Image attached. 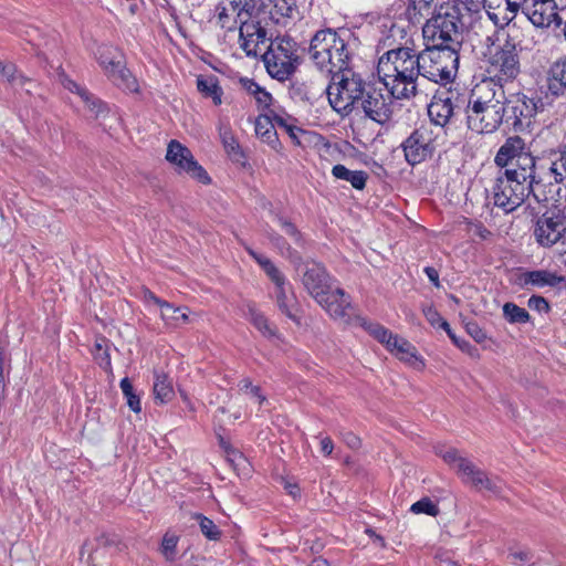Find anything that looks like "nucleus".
I'll list each match as a JSON object with an SVG mask.
<instances>
[{
    "label": "nucleus",
    "mask_w": 566,
    "mask_h": 566,
    "mask_svg": "<svg viewBox=\"0 0 566 566\" xmlns=\"http://www.w3.org/2000/svg\"><path fill=\"white\" fill-rule=\"evenodd\" d=\"M377 73L391 97L401 99L416 95L419 65L413 50L399 48L388 51L379 59Z\"/></svg>",
    "instance_id": "1"
},
{
    "label": "nucleus",
    "mask_w": 566,
    "mask_h": 566,
    "mask_svg": "<svg viewBox=\"0 0 566 566\" xmlns=\"http://www.w3.org/2000/svg\"><path fill=\"white\" fill-rule=\"evenodd\" d=\"M467 113L468 128L478 134L495 132L505 116V95L501 86L491 81L475 85Z\"/></svg>",
    "instance_id": "2"
},
{
    "label": "nucleus",
    "mask_w": 566,
    "mask_h": 566,
    "mask_svg": "<svg viewBox=\"0 0 566 566\" xmlns=\"http://www.w3.org/2000/svg\"><path fill=\"white\" fill-rule=\"evenodd\" d=\"M308 54L316 67L331 77L347 70L352 57L345 39L332 29L314 34Z\"/></svg>",
    "instance_id": "3"
},
{
    "label": "nucleus",
    "mask_w": 566,
    "mask_h": 566,
    "mask_svg": "<svg viewBox=\"0 0 566 566\" xmlns=\"http://www.w3.org/2000/svg\"><path fill=\"white\" fill-rule=\"evenodd\" d=\"M461 9L457 3H444L434 10L422 28L428 46L459 51L462 43Z\"/></svg>",
    "instance_id": "4"
},
{
    "label": "nucleus",
    "mask_w": 566,
    "mask_h": 566,
    "mask_svg": "<svg viewBox=\"0 0 566 566\" xmlns=\"http://www.w3.org/2000/svg\"><path fill=\"white\" fill-rule=\"evenodd\" d=\"M270 241L280 250L281 254L289 258L295 265L297 274L301 276L302 284L307 293L317 302L323 303L326 294L333 289L332 279L325 268L314 261L301 262L298 253L291 249L285 240L276 234H268Z\"/></svg>",
    "instance_id": "5"
},
{
    "label": "nucleus",
    "mask_w": 566,
    "mask_h": 566,
    "mask_svg": "<svg viewBox=\"0 0 566 566\" xmlns=\"http://www.w3.org/2000/svg\"><path fill=\"white\" fill-rule=\"evenodd\" d=\"M368 84L350 67L332 76L326 88L328 102L334 111L346 116L356 109Z\"/></svg>",
    "instance_id": "6"
},
{
    "label": "nucleus",
    "mask_w": 566,
    "mask_h": 566,
    "mask_svg": "<svg viewBox=\"0 0 566 566\" xmlns=\"http://www.w3.org/2000/svg\"><path fill=\"white\" fill-rule=\"evenodd\" d=\"M419 76L434 83H448L457 73L459 54L454 50L428 46L417 54Z\"/></svg>",
    "instance_id": "7"
},
{
    "label": "nucleus",
    "mask_w": 566,
    "mask_h": 566,
    "mask_svg": "<svg viewBox=\"0 0 566 566\" xmlns=\"http://www.w3.org/2000/svg\"><path fill=\"white\" fill-rule=\"evenodd\" d=\"M262 56L268 73L279 81L287 80L298 65L297 44L291 38H276Z\"/></svg>",
    "instance_id": "8"
},
{
    "label": "nucleus",
    "mask_w": 566,
    "mask_h": 566,
    "mask_svg": "<svg viewBox=\"0 0 566 566\" xmlns=\"http://www.w3.org/2000/svg\"><path fill=\"white\" fill-rule=\"evenodd\" d=\"M531 193L539 201L533 188L527 187L526 184L517 179L511 178V176L505 172L497 176L492 188L494 206L502 209L505 213L512 212L518 208Z\"/></svg>",
    "instance_id": "9"
},
{
    "label": "nucleus",
    "mask_w": 566,
    "mask_h": 566,
    "mask_svg": "<svg viewBox=\"0 0 566 566\" xmlns=\"http://www.w3.org/2000/svg\"><path fill=\"white\" fill-rule=\"evenodd\" d=\"M97 59L106 76L117 87L132 93L138 92V82L127 70L123 54L116 48L101 46L97 51Z\"/></svg>",
    "instance_id": "10"
},
{
    "label": "nucleus",
    "mask_w": 566,
    "mask_h": 566,
    "mask_svg": "<svg viewBox=\"0 0 566 566\" xmlns=\"http://www.w3.org/2000/svg\"><path fill=\"white\" fill-rule=\"evenodd\" d=\"M465 106V99L459 92L451 90L440 91L429 104L428 115L434 125L444 127Z\"/></svg>",
    "instance_id": "11"
},
{
    "label": "nucleus",
    "mask_w": 566,
    "mask_h": 566,
    "mask_svg": "<svg viewBox=\"0 0 566 566\" xmlns=\"http://www.w3.org/2000/svg\"><path fill=\"white\" fill-rule=\"evenodd\" d=\"M566 234V216L557 209L547 210L538 217L534 237L538 244L548 248L562 241Z\"/></svg>",
    "instance_id": "12"
},
{
    "label": "nucleus",
    "mask_w": 566,
    "mask_h": 566,
    "mask_svg": "<svg viewBox=\"0 0 566 566\" xmlns=\"http://www.w3.org/2000/svg\"><path fill=\"white\" fill-rule=\"evenodd\" d=\"M406 160L415 166L431 157L437 148L433 132L420 126L402 144Z\"/></svg>",
    "instance_id": "13"
},
{
    "label": "nucleus",
    "mask_w": 566,
    "mask_h": 566,
    "mask_svg": "<svg viewBox=\"0 0 566 566\" xmlns=\"http://www.w3.org/2000/svg\"><path fill=\"white\" fill-rule=\"evenodd\" d=\"M166 159L174 165L179 174L185 172L202 184H209L207 171L193 158L189 148L178 140H170L167 146Z\"/></svg>",
    "instance_id": "14"
},
{
    "label": "nucleus",
    "mask_w": 566,
    "mask_h": 566,
    "mask_svg": "<svg viewBox=\"0 0 566 566\" xmlns=\"http://www.w3.org/2000/svg\"><path fill=\"white\" fill-rule=\"evenodd\" d=\"M488 72L499 81L515 78L520 73V59L515 44L506 41L496 49L490 56Z\"/></svg>",
    "instance_id": "15"
},
{
    "label": "nucleus",
    "mask_w": 566,
    "mask_h": 566,
    "mask_svg": "<svg viewBox=\"0 0 566 566\" xmlns=\"http://www.w3.org/2000/svg\"><path fill=\"white\" fill-rule=\"evenodd\" d=\"M522 13L537 28L559 27L563 23L555 0H522Z\"/></svg>",
    "instance_id": "16"
},
{
    "label": "nucleus",
    "mask_w": 566,
    "mask_h": 566,
    "mask_svg": "<svg viewBox=\"0 0 566 566\" xmlns=\"http://www.w3.org/2000/svg\"><path fill=\"white\" fill-rule=\"evenodd\" d=\"M355 111L363 112L368 118L385 124L391 116V98L380 90L367 86Z\"/></svg>",
    "instance_id": "17"
},
{
    "label": "nucleus",
    "mask_w": 566,
    "mask_h": 566,
    "mask_svg": "<svg viewBox=\"0 0 566 566\" xmlns=\"http://www.w3.org/2000/svg\"><path fill=\"white\" fill-rule=\"evenodd\" d=\"M252 0H228L218 6V21L223 29L232 30L251 19Z\"/></svg>",
    "instance_id": "18"
},
{
    "label": "nucleus",
    "mask_w": 566,
    "mask_h": 566,
    "mask_svg": "<svg viewBox=\"0 0 566 566\" xmlns=\"http://www.w3.org/2000/svg\"><path fill=\"white\" fill-rule=\"evenodd\" d=\"M458 475L463 483L478 491H489L492 493H500L502 491L500 479L489 476L485 471L478 468L469 459L462 464V469Z\"/></svg>",
    "instance_id": "19"
},
{
    "label": "nucleus",
    "mask_w": 566,
    "mask_h": 566,
    "mask_svg": "<svg viewBox=\"0 0 566 566\" xmlns=\"http://www.w3.org/2000/svg\"><path fill=\"white\" fill-rule=\"evenodd\" d=\"M240 48L248 56H258L266 42V31L260 25V22L249 20L239 27Z\"/></svg>",
    "instance_id": "20"
},
{
    "label": "nucleus",
    "mask_w": 566,
    "mask_h": 566,
    "mask_svg": "<svg viewBox=\"0 0 566 566\" xmlns=\"http://www.w3.org/2000/svg\"><path fill=\"white\" fill-rule=\"evenodd\" d=\"M333 318L343 323H350L354 316V310L348 297L342 289H332L326 294V300L318 303Z\"/></svg>",
    "instance_id": "21"
},
{
    "label": "nucleus",
    "mask_w": 566,
    "mask_h": 566,
    "mask_svg": "<svg viewBox=\"0 0 566 566\" xmlns=\"http://www.w3.org/2000/svg\"><path fill=\"white\" fill-rule=\"evenodd\" d=\"M485 10L488 17L496 27L504 28L522 10V2L516 0H488Z\"/></svg>",
    "instance_id": "22"
},
{
    "label": "nucleus",
    "mask_w": 566,
    "mask_h": 566,
    "mask_svg": "<svg viewBox=\"0 0 566 566\" xmlns=\"http://www.w3.org/2000/svg\"><path fill=\"white\" fill-rule=\"evenodd\" d=\"M535 157H533L530 153L522 154L517 156L512 161H509L507 165H502V168H505L504 172L511 176V178L517 179L518 181L526 184L527 187L533 188L535 182Z\"/></svg>",
    "instance_id": "23"
},
{
    "label": "nucleus",
    "mask_w": 566,
    "mask_h": 566,
    "mask_svg": "<svg viewBox=\"0 0 566 566\" xmlns=\"http://www.w3.org/2000/svg\"><path fill=\"white\" fill-rule=\"evenodd\" d=\"M505 115L513 116L515 122H522L537 113V103L524 94H516L505 99Z\"/></svg>",
    "instance_id": "24"
},
{
    "label": "nucleus",
    "mask_w": 566,
    "mask_h": 566,
    "mask_svg": "<svg viewBox=\"0 0 566 566\" xmlns=\"http://www.w3.org/2000/svg\"><path fill=\"white\" fill-rule=\"evenodd\" d=\"M547 87L554 96H566V56L558 59L551 65Z\"/></svg>",
    "instance_id": "25"
},
{
    "label": "nucleus",
    "mask_w": 566,
    "mask_h": 566,
    "mask_svg": "<svg viewBox=\"0 0 566 566\" xmlns=\"http://www.w3.org/2000/svg\"><path fill=\"white\" fill-rule=\"evenodd\" d=\"M387 349L400 360L408 363L416 368L423 366V363L417 356L416 347L398 335H395Z\"/></svg>",
    "instance_id": "26"
},
{
    "label": "nucleus",
    "mask_w": 566,
    "mask_h": 566,
    "mask_svg": "<svg viewBox=\"0 0 566 566\" xmlns=\"http://www.w3.org/2000/svg\"><path fill=\"white\" fill-rule=\"evenodd\" d=\"M523 149L524 142L521 137H510L499 149L494 161L499 167H501L502 165H507L509 161L514 160L515 158H517V156L526 154V151H524Z\"/></svg>",
    "instance_id": "27"
},
{
    "label": "nucleus",
    "mask_w": 566,
    "mask_h": 566,
    "mask_svg": "<svg viewBox=\"0 0 566 566\" xmlns=\"http://www.w3.org/2000/svg\"><path fill=\"white\" fill-rule=\"evenodd\" d=\"M62 84L69 91L78 94L80 97L85 103V105H87L88 107H91V105L98 107V111L95 114L96 119L104 118L108 114V107H107V105L105 103H103L99 98L94 97L84 87H81L74 81L65 77L62 81Z\"/></svg>",
    "instance_id": "28"
},
{
    "label": "nucleus",
    "mask_w": 566,
    "mask_h": 566,
    "mask_svg": "<svg viewBox=\"0 0 566 566\" xmlns=\"http://www.w3.org/2000/svg\"><path fill=\"white\" fill-rule=\"evenodd\" d=\"M286 283L275 286V301L279 310L292 321H297V302L292 292H287Z\"/></svg>",
    "instance_id": "29"
},
{
    "label": "nucleus",
    "mask_w": 566,
    "mask_h": 566,
    "mask_svg": "<svg viewBox=\"0 0 566 566\" xmlns=\"http://www.w3.org/2000/svg\"><path fill=\"white\" fill-rule=\"evenodd\" d=\"M160 317L167 326L179 327L190 322L188 307H176L166 302L161 304Z\"/></svg>",
    "instance_id": "30"
},
{
    "label": "nucleus",
    "mask_w": 566,
    "mask_h": 566,
    "mask_svg": "<svg viewBox=\"0 0 566 566\" xmlns=\"http://www.w3.org/2000/svg\"><path fill=\"white\" fill-rule=\"evenodd\" d=\"M154 377L153 391L156 402H169L175 396L172 381L163 371H155Z\"/></svg>",
    "instance_id": "31"
},
{
    "label": "nucleus",
    "mask_w": 566,
    "mask_h": 566,
    "mask_svg": "<svg viewBox=\"0 0 566 566\" xmlns=\"http://www.w3.org/2000/svg\"><path fill=\"white\" fill-rule=\"evenodd\" d=\"M197 88L203 97L211 98L214 105L222 103L223 91L214 76H198Z\"/></svg>",
    "instance_id": "32"
},
{
    "label": "nucleus",
    "mask_w": 566,
    "mask_h": 566,
    "mask_svg": "<svg viewBox=\"0 0 566 566\" xmlns=\"http://www.w3.org/2000/svg\"><path fill=\"white\" fill-rule=\"evenodd\" d=\"M332 174L337 179L348 181L355 189L361 190L366 186L367 174L363 170H349L344 165H335Z\"/></svg>",
    "instance_id": "33"
},
{
    "label": "nucleus",
    "mask_w": 566,
    "mask_h": 566,
    "mask_svg": "<svg viewBox=\"0 0 566 566\" xmlns=\"http://www.w3.org/2000/svg\"><path fill=\"white\" fill-rule=\"evenodd\" d=\"M562 281V276L546 270L530 271L524 274L525 284H532L537 287L555 286Z\"/></svg>",
    "instance_id": "34"
},
{
    "label": "nucleus",
    "mask_w": 566,
    "mask_h": 566,
    "mask_svg": "<svg viewBox=\"0 0 566 566\" xmlns=\"http://www.w3.org/2000/svg\"><path fill=\"white\" fill-rule=\"evenodd\" d=\"M549 177L556 184L566 185V145L562 146L557 151L553 153L549 167Z\"/></svg>",
    "instance_id": "35"
},
{
    "label": "nucleus",
    "mask_w": 566,
    "mask_h": 566,
    "mask_svg": "<svg viewBox=\"0 0 566 566\" xmlns=\"http://www.w3.org/2000/svg\"><path fill=\"white\" fill-rule=\"evenodd\" d=\"M248 315L251 323L262 333L263 336L272 338L276 336L275 328L269 323L268 318L260 313L253 304L247 305Z\"/></svg>",
    "instance_id": "36"
},
{
    "label": "nucleus",
    "mask_w": 566,
    "mask_h": 566,
    "mask_svg": "<svg viewBox=\"0 0 566 566\" xmlns=\"http://www.w3.org/2000/svg\"><path fill=\"white\" fill-rule=\"evenodd\" d=\"M255 134L268 144L277 142L274 123L268 115H261L255 120Z\"/></svg>",
    "instance_id": "37"
},
{
    "label": "nucleus",
    "mask_w": 566,
    "mask_h": 566,
    "mask_svg": "<svg viewBox=\"0 0 566 566\" xmlns=\"http://www.w3.org/2000/svg\"><path fill=\"white\" fill-rule=\"evenodd\" d=\"M503 316L511 324H525L530 321L528 312L512 302L503 305Z\"/></svg>",
    "instance_id": "38"
},
{
    "label": "nucleus",
    "mask_w": 566,
    "mask_h": 566,
    "mask_svg": "<svg viewBox=\"0 0 566 566\" xmlns=\"http://www.w3.org/2000/svg\"><path fill=\"white\" fill-rule=\"evenodd\" d=\"M120 389L123 391L124 397L126 398V403L129 409L134 412H140L142 405L139 396L136 395L134 387L128 378H124L120 381Z\"/></svg>",
    "instance_id": "39"
},
{
    "label": "nucleus",
    "mask_w": 566,
    "mask_h": 566,
    "mask_svg": "<svg viewBox=\"0 0 566 566\" xmlns=\"http://www.w3.org/2000/svg\"><path fill=\"white\" fill-rule=\"evenodd\" d=\"M196 521H198L201 533L210 541H218L221 537V532L218 526L210 518L196 514L193 516Z\"/></svg>",
    "instance_id": "40"
},
{
    "label": "nucleus",
    "mask_w": 566,
    "mask_h": 566,
    "mask_svg": "<svg viewBox=\"0 0 566 566\" xmlns=\"http://www.w3.org/2000/svg\"><path fill=\"white\" fill-rule=\"evenodd\" d=\"M437 454L440 455L443 461L448 463L452 469H454L457 473H459L462 469V464L468 461L467 458H463L459 454L458 450L452 448L447 450H439L437 451Z\"/></svg>",
    "instance_id": "41"
},
{
    "label": "nucleus",
    "mask_w": 566,
    "mask_h": 566,
    "mask_svg": "<svg viewBox=\"0 0 566 566\" xmlns=\"http://www.w3.org/2000/svg\"><path fill=\"white\" fill-rule=\"evenodd\" d=\"M275 220L284 233L292 239L296 247L304 245L303 237L293 223L280 216H275Z\"/></svg>",
    "instance_id": "42"
},
{
    "label": "nucleus",
    "mask_w": 566,
    "mask_h": 566,
    "mask_svg": "<svg viewBox=\"0 0 566 566\" xmlns=\"http://www.w3.org/2000/svg\"><path fill=\"white\" fill-rule=\"evenodd\" d=\"M0 78L6 80L9 83H13L19 80L21 86L27 82L22 75L18 74V70L13 63L3 61H0Z\"/></svg>",
    "instance_id": "43"
},
{
    "label": "nucleus",
    "mask_w": 566,
    "mask_h": 566,
    "mask_svg": "<svg viewBox=\"0 0 566 566\" xmlns=\"http://www.w3.org/2000/svg\"><path fill=\"white\" fill-rule=\"evenodd\" d=\"M366 329L369 332L371 336H374L379 343L384 344L386 348L389 346L390 342L394 339L395 335L387 328L381 325L369 323L366 326Z\"/></svg>",
    "instance_id": "44"
},
{
    "label": "nucleus",
    "mask_w": 566,
    "mask_h": 566,
    "mask_svg": "<svg viewBox=\"0 0 566 566\" xmlns=\"http://www.w3.org/2000/svg\"><path fill=\"white\" fill-rule=\"evenodd\" d=\"M94 356L97 363L104 367H111V358L107 347V342L104 338L97 339L94 346Z\"/></svg>",
    "instance_id": "45"
},
{
    "label": "nucleus",
    "mask_w": 566,
    "mask_h": 566,
    "mask_svg": "<svg viewBox=\"0 0 566 566\" xmlns=\"http://www.w3.org/2000/svg\"><path fill=\"white\" fill-rule=\"evenodd\" d=\"M410 511L415 514H428L430 516H437L439 514L438 506L429 499L423 497L420 501L413 503Z\"/></svg>",
    "instance_id": "46"
},
{
    "label": "nucleus",
    "mask_w": 566,
    "mask_h": 566,
    "mask_svg": "<svg viewBox=\"0 0 566 566\" xmlns=\"http://www.w3.org/2000/svg\"><path fill=\"white\" fill-rule=\"evenodd\" d=\"M423 315L432 326H440L444 331L450 327L449 323L444 321L439 312L431 305L423 307Z\"/></svg>",
    "instance_id": "47"
},
{
    "label": "nucleus",
    "mask_w": 566,
    "mask_h": 566,
    "mask_svg": "<svg viewBox=\"0 0 566 566\" xmlns=\"http://www.w3.org/2000/svg\"><path fill=\"white\" fill-rule=\"evenodd\" d=\"M220 138L221 142L226 148V150L231 153H238L239 150V144L235 140L234 136L232 135V132L229 127H220Z\"/></svg>",
    "instance_id": "48"
},
{
    "label": "nucleus",
    "mask_w": 566,
    "mask_h": 566,
    "mask_svg": "<svg viewBox=\"0 0 566 566\" xmlns=\"http://www.w3.org/2000/svg\"><path fill=\"white\" fill-rule=\"evenodd\" d=\"M467 230L474 237H478L481 240H490L493 237V233L486 229L481 222H468Z\"/></svg>",
    "instance_id": "49"
},
{
    "label": "nucleus",
    "mask_w": 566,
    "mask_h": 566,
    "mask_svg": "<svg viewBox=\"0 0 566 566\" xmlns=\"http://www.w3.org/2000/svg\"><path fill=\"white\" fill-rule=\"evenodd\" d=\"M428 6V0H409L407 6L409 19H415L418 14L421 15L422 11L427 9Z\"/></svg>",
    "instance_id": "50"
},
{
    "label": "nucleus",
    "mask_w": 566,
    "mask_h": 566,
    "mask_svg": "<svg viewBox=\"0 0 566 566\" xmlns=\"http://www.w3.org/2000/svg\"><path fill=\"white\" fill-rule=\"evenodd\" d=\"M177 537L175 536H165L161 543V552L165 555V557L169 560L174 558L175 551L177 547Z\"/></svg>",
    "instance_id": "51"
},
{
    "label": "nucleus",
    "mask_w": 566,
    "mask_h": 566,
    "mask_svg": "<svg viewBox=\"0 0 566 566\" xmlns=\"http://www.w3.org/2000/svg\"><path fill=\"white\" fill-rule=\"evenodd\" d=\"M527 306L531 310L537 311L539 313H547L549 311V305L546 298L538 295H533L528 298Z\"/></svg>",
    "instance_id": "52"
},
{
    "label": "nucleus",
    "mask_w": 566,
    "mask_h": 566,
    "mask_svg": "<svg viewBox=\"0 0 566 566\" xmlns=\"http://www.w3.org/2000/svg\"><path fill=\"white\" fill-rule=\"evenodd\" d=\"M467 332L478 343H483L488 337L485 332L474 322H469L465 325Z\"/></svg>",
    "instance_id": "53"
},
{
    "label": "nucleus",
    "mask_w": 566,
    "mask_h": 566,
    "mask_svg": "<svg viewBox=\"0 0 566 566\" xmlns=\"http://www.w3.org/2000/svg\"><path fill=\"white\" fill-rule=\"evenodd\" d=\"M265 273L269 275V277L272 280V282L275 284V286L285 284V277L280 272V270L272 263L264 270Z\"/></svg>",
    "instance_id": "54"
},
{
    "label": "nucleus",
    "mask_w": 566,
    "mask_h": 566,
    "mask_svg": "<svg viewBox=\"0 0 566 566\" xmlns=\"http://www.w3.org/2000/svg\"><path fill=\"white\" fill-rule=\"evenodd\" d=\"M447 334L449 335V337L452 339V342L463 352H467L469 353L470 355L473 354V352H475L476 349L474 347H472L467 340L464 339H459L454 334L453 332L451 331V328L449 327L448 329H446Z\"/></svg>",
    "instance_id": "55"
},
{
    "label": "nucleus",
    "mask_w": 566,
    "mask_h": 566,
    "mask_svg": "<svg viewBox=\"0 0 566 566\" xmlns=\"http://www.w3.org/2000/svg\"><path fill=\"white\" fill-rule=\"evenodd\" d=\"M510 558L512 564L521 566L531 559V554L527 551L512 552Z\"/></svg>",
    "instance_id": "56"
},
{
    "label": "nucleus",
    "mask_w": 566,
    "mask_h": 566,
    "mask_svg": "<svg viewBox=\"0 0 566 566\" xmlns=\"http://www.w3.org/2000/svg\"><path fill=\"white\" fill-rule=\"evenodd\" d=\"M258 104L262 107H268L271 103L272 96L264 88H260L258 93L253 95Z\"/></svg>",
    "instance_id": "57"
},
{
    "label": "nucleus",
    "mask_w": 566,
    "mask_h": 566,
    "mask_svg": "<svg viewBox=\"0 0 566 566\" xmlns=\"http://www.w3.org/2000/svg\"><path fill=\"white\" fill-rule=\"evenodd\" d=\"M239 82H240L242 88L245 90L251 95H254L261 88L254 81L247 78V77L240 78Z\"/></svg>",
    "instance_id": "58"
},
{
    "label": "nucleus",
    "mask_w": 566,
    "mask_h": 566,
    "mask_svg": "<svg viewBox=\"0 0 566 566\" xmlns=\"http://www.w3.org/2000/svg\"><path fill=\"white\" fill-rule=\"evenodd\" d=\"M343 441L350 448V449H358L361 444L360 439L354 434L353 432H345L343 434Z\"/></svg>",
    "instance_id": "59"
},
{
    "label": "nucleus",
    "mask_w": 566,
    "mask_h": 566,
    "mask_svg": "<svg viewBox=\"0 0 566 566\" xmlns=\"http://www.w3.org/2000/svg\"><path fill=\"white\" fill-rule=\"evenodd\" d=\"M247 250H248L249 254L259 263V265L263 270H266V268L272 264V261L270 259H268L266 256H264L260 253H256L255 251H253L250 248H248Z\"/></svg>",
    "instance_id": "60"
},
{
    "label": "nucleus",
    "mask_w": 566,
    "mask_h": 566,
    "mask_svg": "<svg viewBox=\"0 0 566 566\" xmlns=\"http://www.w3.org/2000/svg\"><path fill=\"white\" fill-rule=\"evenodd\" d=\"M219 442H220V446L223 448V450L227 452V454L229 457H232V458H230L231 461H234L237 458H241V453L238 452L237 450H234L233 448H231L230 444L228 442H226L222 437H219Z\"/></svg>",
    "instance_id": "61"
},
{
    "label": "nucleus",
    "mask_w": 566,
    "mask_h": 566,
    "mask_svg": "<svg viewBox=\"0 0 566 566\" xmlns=\"http://www.w3.org/2000/svg\"><path fill=\"white\" fill-rule=\"evenodd\" d=\"M334 450V443L329 437H323L321 439V452L324 455H331Z\"/></svg>",
    "instance_id": "62"
},
{
    "label": "nucleus",
    "mask_w": 566,
    "mask_h": 566,
    "mask_svg": "<svg viewBox=\"0 0 566 566\" xmlns=\"http://www.w3.org/2000/svg\"><path fill=\"white\" fill-rule=\"evenodd\" d=\"M424 273L427 274L428 279L434 284V286H440L439 273L434 268L427 266L424 269Z\"/></svg>",
    "instance_id": "63"
},
{
    "label": "nucleus",
    "mask_w": 566,
    "mask_h": 566,
    "mask_svg": "<svg viewBox=\"0 0 566 566\" xmlns=\"http://www.w3.org/2000/svg\"><path fill=\"white\" fill-rule=\"evenodd\" d=\"M144 298L145 301L147 302H153L154 304L158 305L159 308H161V304H165L166 301H163L160 300L159 297H157L153 292H150L149 290H145L144 291Z\"/></svg>",
    "instance_id": "64"
}]
</instances>
